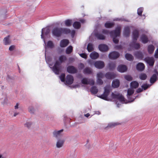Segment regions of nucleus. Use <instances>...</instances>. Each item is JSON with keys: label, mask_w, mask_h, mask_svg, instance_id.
Segmentation results:
<instances>
[{"label": "nucleus", "mask_w": 158, "mask_h": 158, "mask_svg": "<svg viewBox=\"0 0 158 158\" xmlns=\"http://www.w3.org/2000/svg\"><path fill=\"white\" fill-rule=\"evenodd\" d=\"M109 48L107 45L104 44H99V50L102 52H106Z\"/></svg>", "instance_id": "19"}, {"label": "nucleus", "mask_w": 158, "mask_h": 158, "mask_svg": "<svg viewBox=\"0 0 158 158\" xmlns=\"http://www.w3.org/2000/svg\"><path fill=\"white\" fill-rule=\"evenodd\" d=\"M157 80L156 74H153L151 77L150 79V82L152 84L154 83Z\"/></svg>", "instance_id": "34"}, {"label": "nucleus", "mask_w": 158, "mask_h": 158, "mask_svg": "<svg viewBox=\"0 0 158 158\" xmlns=\"http://www.w3.org/2000/svg\"><path fill=\"white\" fill-rule=\"evenodd\" d=\"M90 90L92 93L96 94L98 92V90L96 87L93 86L91 88Z\"/></svg>", "instance_id": "42"}, {"label": "nucleus", "mask_w": 158, "mask_h": 158, "mask_svg": "<svg viewBox=\"0 0 158 158\" xmlns=\"http://www.w3.org/2000/svg\"><path fill=\"white\" fill-rule=\"evenodd\" d=\"M140 39L143 44L147 43L149 41L147 36L145 35H142L140 37Z\"/></svg>", "instance_id": "22"}, {"label": "nucleus", "mask_w": 158, "mask_h": 158, "mask_svg": "<svg viewBox=\"0 0 158 158\" xmlns=\"http://www.w3.org/2000/svg\"><path fill=\"white\" fill-rule=\"evenodd\" d=\"M81 83L85 85H93L94 84V82L92 79H88L87 78H83L81 80Z\"/></svg>", "instance_id": "6"}, {"label": "nucleus", "mask_w": 158, "mask_h": 158, "mask_svg": "<svg viewBox=\"0 0 158 158\" xmlns=\"http://www.w3.org/2000/svg\"><path fill=\"white\" fill-rule=\"evenodd\" d=\"M73 77L70 75H67L65 78V83L68 85L72 84L73 81Z\"/></svg>", "instance_id": "10"}, {"label": "nucleus", "mask_w": 158, "mask_h": 158, "mask_svg": "<svg viewBox=\"0 0 158 158\" xmlns=\"http://www.w3.org/2000/svg\"><path fill=\"white\" fill-rule=\"evenodd\" d=\"M59 60L60 61L56 60L52 68V70L54 73L56 74L59 73L61 63L64 62L67 60L65 56L62 55L59 57Z\"/></svg>", "instance_id": "1"}, {"label": "nucleus", "mask_w": 158, "mask_h": 158, "mask_svg": "<svg viewBox=\"0 0 158 158\" xmlns=\"http://www.w3.org/2000/svg\"><path fill=\"white\" fill-rule=\"evenodd\" d=\"M112 95L114 98L117 99L120 102H123L125 101V98L122 94H114L112 93Z\"/></svg>", "instance_id": "7"}, {"label": "nucleus", "mask_w": 158, "mask_h": 158, "mask_svg": "<svg viewBox=\"0 0 158 158\" xmlns=\"http://www.w3.org/2000/svg\"><path fill=\"white\" fill-rule=\"evenodd\" d=\"M125 57L127 60L130 61H132L134 60L133 56L131 54L129 53H126Z\"/></svg>", "instance_id": "31"}, {"label": "nucleus", "mask_w": 158, "mask_h": 158, "mask_svg": "<svg viewBox=\"0 0 158 158\" xmlns=\"http://www.w3.org/2000/svg\"><path fill=\"white\" fill-rule=\"evenodd\" d=\"M53 35L56 37H60L61 35V27H55L52 30Z\"/></svg>", "instance_id": "3"}, {"label": "nucleus", "mask_w": 158, "mask_h": 158, "mask_svg": "<svg viewBox=\"0 0 158 158\" xmlns=\"http://www.w3.org/2000/svg\"><path fill=\"white\" fill-rule=\"evenodd\" d=\"M119 81L118 80H116L112 82V85L113 87L117 88L119 86Z\"/></svg>", "instance_id": "27"}, {"label": "nucleus", "mask_w": 158, "mask_h": 158, "mask_svg": "<svg viewBox=\"0 0 158 158\" xmlns=\"http://www.w3.org/2000/svg\"><path fill=\"white\" fill-rule=\"evenodd\" d=\"M72 20L70 19H67L64 21L65 26L67 27H70L72 25Z\"/></svg>", "instance_id": "29"}, {"label": "nucleus", "mask_w": 158, "mask_h": 158, "mask_svg": "<svg viewBox=\"0 0 158 158\" xmlns=\"http://www.w3.org/2000/svg\"><path fill=\"white\" fill-rule=\"evenodd\" d=\"M52 118L51 116L48 115H45L44 116V119L46 120H51Z\"/></svg>", "instance_id": "46"}, {"label": "nucleus", "mask_w": 158, "mask_h": 158, "mask_svg": "<svg viewBox=\"0 0 158 158\" xmlns=\"http://www.w3.org/2000/svg\"><path fill=\"white\" fill-rule=\"evenodd\" d=\"M50 31V29L48 28H44L42 30V33L41 35V37L42 39L44 38L43 35H48Z\"/></svg>", "instance_id": "20"}, {"label": "nucleus", "mask_w": 158, "mask_h": 158, "mask_svg": "<svg viewBox=\"0 0 158 158\" xmlns=\"http://www.w3.org/2000/svg\"><path fill=\"white\" fill-rule=\"evenodd\" d=\"M32 124V123L31 122H26L24 126L25 127H27L28 128H29L31 127Z\"/></svg>", "instance_id": "48"}, {"label": "nucleus", "mask_w": 158, "mask_h": 158, "mask_svg": "<svg viewBox=\"0 0 158 158\" xmlns=\"http://www.w3.org/2000/svg\"><path fill=\"white\" fill-rule=\"evenodd\" d=\"M64 142V140L62 138L57 139L56 145V147L58 148L62 147Z\"/></svg>", "instance_id": "14"}, {"label": "nucleus", "mask_w": 158, "mask_h": 158, "mask_svg": "<svg viewBox=\"0 0 158 158\" xmlns=\"http://www.w3.org/2000/svg\"><path fill=\"white\" fill-rule=\"evenodd\" d=\"M119 124L118 123H111L109 124L106 127V128H110L113 127L118 125H119Z\"/></svg>", "instance_id": "38"}, {"label": "nucleus", "mask_w": 158, "mask_h": 158, "mask_svg": "<svg viewBox=\"0 0 158 158\" xmlns=\"http://www.w3.org/2000/svg\"><path fill=\"white\" fill-rule=\"evenodd\" d=\"M145 61L150 66H153L155 62V60L152 57H147L144 59Z\"/></svg>", "instance_id": "9"}, {"label": "nucleus", "mask_w": 158, "mask_h": 158, "mask_svg": "<svg viewBox=\"0 0 158 158\" xmlns=\"http://www.w3.org/2000/svg\"><path fill=\"white\" fill-rule=\"evenodd\" d=\"M149 87V85L147 84H144L142 86V88L144 90H146Z\"/></svg>", "instance_id": "49"}, {"label": "nucleus", "mask_w": 158, "mask_h": 158, "mask_svg": "<svg viewBox=\"0 0 158 158\" xmlns=\"http://www.w3.org/2000/svg\"><path fill=\"white\" fill-rule=\"evenodd\" d=\"M143 10V8L142 7L139 8L137 10V14L139 16H141Z\"/></svg>", "instance_id": "43"}, {"label": "nucleus", "mask_w": 158, "mask_h": 158, "mask_svg": "<svg viewBox=\"0 0 158 158\" xmlns=\"http://www.w3.org/2000/svg\"><path fill=\"white\" fill-rule=\"evenodd\" d=\"M104 76V75L101 72H99V78H102Z\"/></svg>", "instance_id": "61"}, {"label": "nucleus", "mask_w": 158, "mask_h": 158, "mask_svg": "<svg viewBox=\"0 0 158 158\" xmlns=\"http://www.w3.org/2000/svg\"><path fill=\"white\" fill-rule=\"evenodd\" d=\"M155 50V47L152 44L149 45L148 46V52L150 54H152Z\"/></svg>", "instance_id": "25"}, {"label": "nucleus", "mask_w": 158, "mask_h": 158, "mask_svg": "<svg viewBox=\"0 0 158 158\" xmlns=\"http://www.w3.org/2000/svg\"><path fill=\"white\" fill-rule=\"evenodd\" d=\"M69 43V41L67 39H64L60 42V45L61 47H65L67 46Z\"/></svg>", "instance_id": "18"}, {"label": "nucleus", "mask_w": 158, "mask_h": 158, "mask_svg": "<svg viewBox=\"0 0 158 158\" xmlns=\"http://www.w3.org/2000/svg\"><path fill=\"white\" fill-rule=\"evenodd\" d=\"M105 39V37L103 35L99 34V40H104Z\"/></svg>", "instance_id": "58"}, {"label": "nucleus", "mask_w": 158, "mask_h": 158, "mask_svg": "<svg viewBox=\"0 0 158 158\" xmlns=\"http://www.w3.org/2000/svg\"><path fill=\"white\" fill-rule=\"evenodd\" d=\"M130 46L133 47L136 49H138L140 47V45L139 43H136L135 41H133L130 44Z\"/></svg>", "instance_id": "32"}, {"label": "nucleus", "mask_w": 158, "mask_h": 158, "mask_svg": "<svg viewBox=\"0 0 158 158\" xmlns=\"http://www.w3.org/2000/svg\"><path fill=\"white\" fill-rule=\"evenodd\" d=\"M73 51V47L70 46L68 47L66 50V53L67 54H69L71 53Z\"/></svg>", "instance_id": "41"}, {"label": "nucleus", "mask_w": 158, "mask_h": 158, "mask_svg": "<svg viewBox=\"0 0 158 158\" xmlns=\"http://www.w3.org/2000/svg\"><path fill=\"white\" fill-rule=\"evenodd\" d=\"M121 28L120 27H118L116 28L114 30L110 32V34L112 37H117L119 36L120 34Z\"/></svg>", "instance_id": "2"}, {"label": "nucleus", "mask_w": 158, "mask_h": 158, "mask_svg": "<svg viewBox=\"0 0 158 158\" xmlns=\"http://www.w3.org/2000/svg\"><path fill=\"white\" fill-rule=\"evenodd\" d=\"M47 46L50 48H52L54 47V44L52 41H49L47 44Z\"/></svg>", "instance_id": "44"}, {"label": "nucleus", "mask_w": 158, "mask_h": 158, "mask_svg": "<svg viewBox=\"0 0 158 158\" xmlns=\"http://www.w3.org/2000/svg\"><path fill=\"white\" fill-rule=\"evenodd\" d=\"M122 47L121 45L117 46L115 47V48L117 49H121Z\"/></svg>", "instance_id": "62"}, {"label": "nucleus", "mask_w": 158, "mask_h": 158, "mask_svg": "<svg viewBox=\"0 0 158 158\" xmlns=\"http://www.w3.org/2000/svg\"><path fill=\"white\" fill-rule=\"evenodd\" d=\"M118 70L120 72L123 73L126 72L127 68V66L124 65H120L118 66L117 68Z\"/></svg>", "instance_id": "15"}, {"label": "nucleus", "mask_w": 158, "mask_h": 158, "mask_svg": "<svg viewBox=\"0 0 158 158\" xmlns=\"http://www.w3.org/2000/svg\"><path fill=\"white\" fill-rule=\"evenodd\" d=\"M67 71L69 73L74 74L77 72V69L73 66H69L67 68Z\"/></svg>", "instance_id": "12"}, {"label": "nucleus", "mask_w": 158, "mask_h": 158, "mask_svg": "<svg viewBox=\"0 0 158 158\" xmlns=\"http://www.w3.org/2000/svg\"><path fill=\"white\" fill-rule=\"evenodd\" d=\"M109 56L110 59H116L119 57V54L117 52L113 51L110 53Z\"/></svg>", "instance_id": "11"}, {"label": "nucleus", "mask_w": 158, "mask_h": 158, "mask_svg": "<svg viewBox=\"0 0 158 158\" xmlns=\"http://www.w3.org/2000/svg\"><path fill=\"white\" fill-rule=\"evenodd\" d=\"M132 39L133 41L136 42L139 36V32L137 30H135L132 33Z\"/></svg>", "instance_id": "13"}, {"label": "nucleus", "mask_w": 158, "mask_h": 158, "mask_svg": "<svg viewBox=\"0 0 158 158\" xmlns=\"http://www.w3.org/2000/svg\"><path fill=\"white\" fill-rule=\"evenodd\" d=\"M134 90L132 89H128L127 90V98L130 102H133L135 98H131V96L134 93Z\"/></svg>", "instance_id": "8"}, {"label": "nucleus", "mask_w": 158, "mask_h": 158, "mask_svg": "<svg viewBox=\"0 0 158 158\" xmlns=\"http://www.w3.org/2000/svg\"><path fill=\"white\" fill-rule=\"evenodd\" d=\"M28 111L31 113H33L34 112V107L32 106H29L28 108Z\"/></svg>", "instance_id": "50"}, {"label": "nucleus", "mask_w": 158, "mask_h": 158, "mask_svg": "<svg viewBox=\"0 0 158 158\" xmlns=\"http://www.w3.org/2000/svg\"><path fill=\"white\" fill-rule=\"evenodd\" d=\"M15 48V46L14 45H12L10 46L9 48V50L10 51H12Z\"/></svg>", "instance_id": "54"}, {"label": "nucleus", "mask_w": 158, "mask_h": 158, "mask_svg": "<svg viewBox=\"0 0 158 158\" xmlns=\"http://www.w3.org/2000/svg\"><path fill=\"white\" fill-rule=\"evenodd\" d=\"M87 49L88 52H90L94 49L93 44L91 43H89L87 45Z\"/></svg>", "instance_id": "39"}, {"label": "nucleus", "mask_w": 158, "mask_h": 158, "mask_svg": "<svg viewBox=\"0 0 158 158\" xmlns=\"http://www.w3.org/2000/svg\"><path fill=\"white\" fill-rule=\"evenodd\" d=\"M90 56L93 59H96L99 56V54L98 53L94 52L90 53Z\"/></svg>", "instance_id": "26"}, {"label": "nucleus", "mask_w": 158, "mask_h": 158, "mask_svg": "<svg viewBox=\"0 0 158 158\" xmlns=\"http://www.w3.org/2000/svg\"><path fill=\"white\" fill-rule=\"evenodd\" d=\"M103 83V81L99 78V85H101Z\"/></svg>", "instance_id": "64"}, {"label": "nucleus", "mask_w": 158, "mask_h": 158, "mask_svg": "<svg viewBox=\"0 0 158 158\" xmlns=\"http://www.w3.org/2000/svg\"><path fill=\"white\" fill-rule=\"evenodd\" d=\"M108 67L110 70H114L116 67V63L115 62H110L108 64Z\"/></svg>", "instance_id": "30"}, {"label": "nucleus", "mask_w": 158, "mask_h": 158, "mask_svg": "<svg viewBox=\"0 0 158 158\" xmlns=\"http://www.w3.org/2000/svg\"><path fill=\"white\" fill-rule=\"evenodd\" d=\"M61 34H68L71 32V30L69 28L65 27H61Z\"/></svg>", "instance_id": "21"}, {"label": "nucleus", "mask_w": 158, "mask_h": 158, "mask_svg": "<svg viewBox=\"0 0 158 158\" xmlns=\"http://www.w3.org/2000/svg\"><path fill=\"white\" fill-rule=\"evenodd\" d=\"M139 85L138 83L136 81H132L130 84L131 87L134 89L137 88L139 86Z\"/></svg>", "instance_id": "28"}, {"label": "nucleus", "mask_w": 158, "mask_h": 158, "mask_svg": "<svg viewBox=\"0 0 158 158\" xmlns=\"http://www.w3.org/2000/svg\"><path fill=\"white\" fill-rule=\"evenodd\" d=\"M65 74L64 73L62 74L60 76V79L62 82H64L65 81Z\"/></svg>", "instance_id": "47"}, {"label": "nucleus", "mask_w": 158, "mask_h": 158, "mask_svg": "<svg viewBox=\"0 0 158 158\" xmlns=\"http://www.w3.org/2000/svg\"><path fill=\"white\" fill-rule=\"evenodd\" d=\"M102 33L104 34H110V32H109L108 30H103L102 31Z\"/></svg>", "instance_id": "59"}, {"label": "nucleus", "mask_w": 158, "mask_h": 158, "mask_svg": "<svg viewBox=\"0 0 158 158\" xmlns=\"http://www.w3.org/2000/svg\"><path fill=\"white\" fill-rule=\"evenodd\" d=\"M130 31L129 27L128 26L124 27L123 34L124 36L128 37L130 34Z\"/></svg>", "instance_id": "17"}, {"label": "nucleus", "mask_w": 158, "mask_h": 158, "mask_svg": "<svg viewBox=\"0 0 158 158\" xmlns=\"http://www.w3.org/2000/svg\"><path fill=\"white\" fill-rule=\"evenodd\" d=\"M10 36L8 35L5 38L3 39V42L5 45H8L10 44Z\"/></svg>", "instance_id": "33"}, {"label": "nucleus", "mask_w": 158, "mask_h": 158, "mask_svg": "<svg viewBox=\"0 0 158 158\" xmlns=\"http://www.w3.org/2000/svg\"><path fill=\"white\" fill-rule=\"evenodd\" d=\"M92 72L91 69L89 67L86 68L83 70V73L85 74H90Z\"/></svg>", "instance_id": "36"}, {"label": "nucleus", "mask_w": 158, "mask_h": 158, "mask_svg": "<svg viewBox=\"0 0 158 158\" xmlns=\"http://www.w3.org/2000/svg\"><path fill=\"white\" fill-rule=\"evenodd\" d=\"M19 103H17L16 105L15 106V109H18L19 108Z\"/></svg>", "instance_id": "63"}, {"label": "nucleus", "mask_w": 158, "mask_h": 158, "mask_svg": "<svg viewBox=\"0 0 158 158\" xmlns=\"http://www.w3.org/2000/svg\"><path fill=\"white\" fill-rule=\"evenodd\" d=\"M114 23H110L107 22L105 24V26L107 28H110L112 27L114 25Z\"/></svg>", "instance_id": "37"}, {"label": "nucleus", "mask_w": 158, "mask_h": 158, "mask_svg": "<svg viewBox=\"0 0 158 158\" xmlns=\"http://www.w3.org/2000/svg\"><path fill=\"white\" fill-rule=\"evenodd\" d=\"M73 26L76 29H79L81 26L80 23L78 22H75L73 24Z\"/></svg>", "instance_id": "35"}, {"label": "nucleus", "mask_w": 158, "mask_h": 158, "mask_svg": "<svg viewBox=\"0 0 158 158\" xmlns=\"http://www.w3.org/2000/svg\"><path fill=\"white\" fill-rule=\"evenodd\" d=\"M94 65L96 68H99V61H96L94 63Z\"/></svg>", "instance_id": "55"}, {"label": "nucleus", "mask_w": 158, "mask_h": 158, "mask_svg": "<svg viewBox=\"0 0 158 158\" xmlns=\"http://www.w3.org/2000/svg\"><path fill=\"white\" fill-rule=\"evenodd\" d=\"M116 37H113V41L115 44H117L119 42L118 39L116 38Z\"/></svg>", "instance_id": "53"}, {"label": "nucleus", "mask_w": 158, "mask_h": 158, "mask_svg": "<svg viewBox=\"0 0 158 158\" xmlns=\"http://www.w3.org/2000/svg\"><path fill=\"white\" fill-rule=\"evenodd\" d=\"M136 67L138 70L142 71L144 69L145 66L143 63H140L137 64Z\"/></svg>", "instance_id": "23"}, {"label": "nucleus", "mask_w": 158, "mask_h": 158, "mask_svg": "<svg viewBox=\"0 0 158 158\" xmlns=\"http://www.w3.org/2000/svg\"><path fill=\"white\" fill-rule=\"evenodd\" d=\"M135 57L139 59H142L143 57V55L141 52L138 51L136 52L134 54Z\"/></svg>", "instance_id": "24"}, {"label": "nucleus", "mask_w": 158, "mask_h": 158, "mask_svg": "<svg viewBox=\"0 0 158 158\" xmlns=\"http://www.w3.org/2000/svg\"><path fill=\"white\" fill-rule=\"evenodd\" d=\"M63 130L61 129L59 131L55 130L53 132V137L57 139H62V134L61 133L63 131Z\"/></svg>", "instance_id": "5"}, {"label": "nucleus", "mask_w": 158, "mask_h": 158, "mask_svg": "<svg viewBox=\"0 0 158 158\" xmlns=\"http://www.w3.org/2000/svg\"><path fill=\"white\" fill-rule=\"evenodd\" d=\"M110 91V87L106 86L105 88L104 92L102 95L99 96V98L104 100H106Z\"/></svg>", "instance_id": "4"}, {"label": "nucleus", "mask_w": 158, "mask_h": 158, "mask_svg": "<svg viewBox=\"0 0 158 158\" xmlns=\"http://www.w3.org/2000/svg\"><path fill=\"white\" fill-rule=\"evenodd\" d=\"M125 79L129 81H131L132 80L133 78L131 76L129 75H126L124 76Z\"/></svg>", "instance_id": "45"}, {"label": "nucleus", "mask_w": 158, "mask_h": 158, "mask_svg": "<svg viewBox=\"0 0 158 158\" xmlns=\"http://www.w3.org/2000/svg\"><path fill=\"white\" fill-rule=\"evenodd\" d=\"M143 91V89L141 88H139L137 89L136 90V92L137 93H140Z\"/></svg>", "instance_id": "60"}, {"label": "nucleus", "mask_w": 158, "mask_h": 158, "mask_svg": "<svg viewBox=\"0 0 158 158\" xmlns=\"http://www.w3.org/2000/svg\"><path fill=\"white\" fill-rule=\"evenodd\" d=\"M104 66V62L103 61H99V69L103 68Z\"/></svg>", "instance_id": "51"}, {"label": "nucleus", "mask_w": 158, "mask_h": 158, "mask_svg": "<svg viewBox=\"0 0 158 158\" xmlns=\"http://www.w3.org/2000/svg\"><path fill=\"white\" fill-rule=\"evenodd\" d=\"M75 33V31L74 30H73L72 31H71V32L70 33L71 34V36L72 37H73Z\"/></svg>", "instance_id": "56"}, {"label": "nucleus", "mask_w": 158, "mask_h": 158, "mask_svg": "<svg viewBox=\"0 0 158 158\" xmlns=\"http://www.w3.org/2000/svg\"><path fill=\"white\" fill-rule=\"evenodd\" d=\"M80 56L83 58L86 59L87 58V56L85 53H81L80 54Z\"/></svg>", "instance_id": "52"}, {"label": "nucleus", "mask_w": 158, "mask_h": 158, "mask_svg": "<svg viewBox=\"0 0 158 158\" xmlns=\"http://www.w3.org/2000/svg\"><path fill=\"white\" fill-rule=\"evenodd\" d=\"M139 77L141 80H144L146 79L147 76L145 73H141L140 74Z\"/></svg>", "instance_id": "40"}, {"label": "nucleus", "mask_w": 158, "mask_h": 158, "mask_svg": "<svg viewBox=\"0 0 158 158\" xmlns=\"http://www.w3.org/2000/svg\"><path fill=\"white\" fill-rule=\"evenodd\" d=\"M105 76L107 79H111L115 78L116 75L113 73L108 72L106 74Z\"/></svg>", "instance_id": "16"}, {"label": "nucleus", "mask_w": 158, "mask_h": 158, "mask_svg": "<svg viewBox=\"0 0 158 158\" xmlns=\"http://www.w3.org/2000/svg\"><path fill=\"white\" fill-rule=\"evenodd\" d=\"M154 56L155 58H158V48L157 49L155 52Z\"/></svg>", "instance_id": "57"}]
</instances>
